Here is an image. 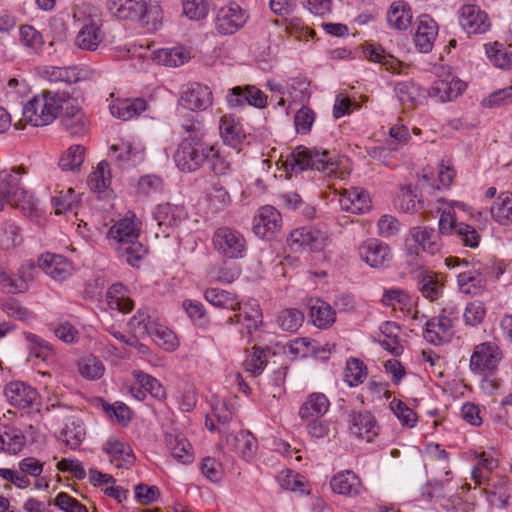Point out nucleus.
I'll return each mask as SVG.
<instances>
[{
  "mask_svg": "<svg viewBox=\"0 0 512 512\" xmlns=\"http://www.w3.org/2000/svg\"><path fill=\"white\" fill-rule=\"evenodd\" d=\"M183 129L185 134L174 154V161L181 171L193 172L215 155V149L204 142L205 129L200 121L193 120Z\"/></svg>",
  "mask_w": 512,
  "mask_h": 512,
  "instance_id": "1",
  "label": "nucleus"
},
{
  "mask_svg": "<svg viewBox=\"0 0 512 512\" xmlns=\"http://www.w3.org/2000/svg\"><path fill=\"white\" fill-rule=\"evenodd\" d=\"M62 106L63 99L58 93L43 91L27 101L23 107L22 118L14 127L22 130L27 124L33 127L50 125L57 118Z\"/></svg>",
  "mask_w": 512,
  "mask_h": 512,
  "instance_id": "2",
  "label": "nucleus"
},
{
  "mask_svg": "<svg viewBox=\"0 0 512 512\" xmlns=\"http://www.w3.org/2000/svg\"><path fill=\"white\" fill-rule=\"evenodd\" d=\"M285 170L290 173H297L306 169H315L326 172L328 175L344 179L349 172L338 171L339 164L334 161L333 156L327 150L318 151L303 146L295 148L284 162Z\"/></svg>",
  "mask_w": 512,
  "mask_h": 512,
  "instance_id": "3",
  "label": "nucleus"
},
{
  "mask_svg": "<svg viewBox=\"0 0 512 512\" xmlns=\"http://www.w3.org/2000/svg\"><path fill=\"white\" fill-rule=\"evenodd\" d=\"M503 359V352L495 341H485L474 346L470 356L469 369L472 373L484 378L482 387L489 392L496 389V385L488 378L498 369Z\"/></svg>",
  "mask_w": 512,
  "mask_h": 512,
  "instance_id": "4",
  "label": "nucleus"
},
{
  "mask_svg": "<svg viewBox=\"0 0 512 512\" xmlns=\"http://www.w3.org/2000/svg\"><path fill=\"white\" fill-rule=\"evenodd\" d=\"M213 248L230 259H238L244 257L247 244L242 233L232 227H219L212 236Z\"/></svg>",
  "mask_w": 512,
  "mask_h": 512,
  "instance_id": "5",
  "label": "nucleus"
},
{
  "mask_svg": "<svg viewBox=\"0 0 512 512\" xmlns=\"http://www.w3.org/2000/svg\"><path fill=\"white\" fill-rule=\"evenodd\" d=\"M110 156L122 169L136 167L146 158L145 146L136 140L121 139L110 146Z\"/></svg>",
  "mask_w": 512,
  "mask_h": 512,
  "instance_id": "6",
  "label": "nucleus"
},
{
  "mask_svg": "<svg viewBox=\"0 0 512 512\" xmlns=\"http://www.w3.org/2000/svg\"><path fill=\"white\" fill-rule=\"evenodd\" d=\"M328 242L326 232L313 227L293 230L287 238L288 246L294 250L321 251Z\"/></svg>",
  "mask_w": 512,
  "mask_h": 512,
  "instance_id": "7",
  "label": "nucleus"
},
{
  "mask_svg": "<svg viewBox=\"0 0 512 512\" xmlns=\"http://www.w3.org/2000/svg\"><path fill=\"white\" fill-rule=\"evenodd\" d=\"M142 228V222L134 213H128L125 217L115 222L107 233L110 244L116 248L118 245L131 243L138 239Z\"/></svg>",
  "mask_w": 512,
  "mask_h": 512,
  "instance_id": "8",
  "label": "nucleus"
},
{
  "mask_svg": "<svg viewBox=\"0 0 512 512\" xmlns=\"http://www.w3.org/2000/svg\"><path fill=\"white\" fill-rule=\"evenodd\" d=\"M247 19V12L232 2L218 10L215 28L222 35H232L245 25Z\"/></svg>",
  "mask_w": 512,
  "mask_h": 512,
  "instance_id": "9",
  "label": "nucleus"
},
{
  "mask_svg": "<svg viewBox=\"0 0 512 512\" xmlns=\"http://www.w3.org/2000/svg\"><path fill=\"white\" fill-rule=\"evenodd\" d=\"M282 217L279 211L270 205L260 207L253 218V232L261 239H272L280 231Z\"/></svg>",
  "mask_w": 512,
  "mask_h": 512,
  "instance_id": "10",
  "label": "nucleus"
},
{
  "mask_svg": "<svg viewBox=\"0 0 512 512\" xmlns=\"http://www.w3.org/2000/svg\"><path fill=\"white\" fill-rule=\"evenodd\" d=\"M154 218L162 230L163 237H168L182 222L187 220L188 213L183 205L167 202L156 207Z\"/></svg>",
  "mask_w": 512,
  "mask_h": 512,
  "instance_id": "11",
  "label": "nucleus"
},
{
  "mask_svg": "<svg viewBox=\"0 0 512 512\" xmlns=\"http://www.w3.org/2000/svg\"><path fill=\"white\" fill-rule=\"evenodd\" d=\"M359 255L372 268L386 267L393 259L390 247L375 238H369L359 246Z\"/></svg>",
  "mask_w": 512,
  "mask_h": 512,
  "instance_id": "12",
  "label": "nucleus"
},
{
  "mask_svg": "<svg viewBox=\"0 0 512 512\" xmlns=\"http://www.w3.org/2000/svg\"><path fill=\"white\" fill-rule=\"evenodd\" d=\"M26 173V168L22 165L0 171V211L20 195L21 190H25L21 186L20 175Z\"/></svg>",
  "mask_w": 512,
  "mask_h": 512,
  "instance_id": "13",
  "label": "nucleus"
},
{
  "mask_svg": "<svg viewBox=\"0 0 512 512\" xmlns=\"http://www.w3.org/2000/svg\"><path fill=\"white\" fill-rule=\"evenodd\" d=\"M459 23L469 34H482L491 27L487 14L474 4H466L460 8Z\"/></svg>",
  "mask_w": 512,
  "mask_h": 512,
  "instance_id": "14",
  "label": "nucleus"
},
{
  "mask_svg": "<svg viewBox=\"0 0 512 512\" xmlns=\"http://www.w3.org/2000/svg\"><path fill=\"white\" fill-rule=\"evenodd\" d=\"M212 92L208 86L200 83H192L186 86L182 91L180 102L191 110H205L212 104Z\"/></svg>",
  "mask_w": 512,
  "mask_h": 512,
  "instance_id": "15",
  "label": "nucleus"
},
{
  "mask_svg": "<svg viewBox=\"0 0 512 512\" xmlns=\"http://www.w3.org/2000/svg\"><path fill=\"white\" fill-rule=\"evenodd\" d=\"M7 401L20 409L31 407L37 400L38 393L30 385L21 381H12L5 386Z\"/></svg>",
  "mask_w": 512,
  "mask_h": 512,
  "instance_id": "16",
  "label": "nucleus"
},
{
  "mask_svg": "<svg viewBox=\"0 0 512 512\" xmlns=\"http://www.w3.org/2000/svg\"><path fill=\"white\" fill-rule=\"evenodd\" d=\"M465 88L466 84L462 80L452 74H447L444 78L434 81L428 93L431 97L446 102L457 98Z\"/></svg>",
  "mask_w": 512,
  "mask_h": 512,
  "instance_id": "17",
  "label": "nucleus"
},
{
  "mask_svg": "<svg viewBox=\"0 0 512 512\" xmlns=\"http://www.w3.org/2000/svg\"><path fill=\"white\" fill-rule=\"evenodd\" d=\"M39 267L52 279L63 281L72 275L73 266L64 256L52 253L42 254Z\"/></svg>",
  "mask_w": 512,
  "mask_h": 512,
  "instance_id": "18",
  "label": "nucleus"
},
{
  "mask_svg": "<svg viewBox=\"0 0 512 512\" xmlns=\"http://www.w3.org/2000/svg\"><path fill=\"white\" fill-rule=\"evenodd\" d=\"M437 35L438 26L434 19L427 14L420 15L414 35V43L419 51L423 53L430 52Z\"/></svg>",
  "mask_w": 512,
  "mask_h": 512,
  "instance_id": "19",
  "label": "nucleus"
},
{
  "mask_svg": "<svg viewBox=\"0 0 512 512\" xmlns=\"http://www.w3.org/2000/svg\"><path fill=\"white\" fill-rule=\"evenodd\" d=\"M330 486L333 492L346 497H357L364 490L359 476L350 470L335 474L330 481Z\"/></svg>",
  "mask_w": 512,
  "mask_h": 512,
  "instance_id": "20",
  "label": "nucleus"
},
{
  "mask_svg": "<svg viewBox=\"0 0 512 512\" xmlns=\"http://www.w3.org/2000/svg\"><path fill=\"white\" fill-rule=\"evenodd\" d=\"M107 6L111 14L121 20H141L147 11L143 0H108Z\"/></svg>",
  "mask_w": 512,
  "mask_h": 512,
  "instance_id": "21",
  "label": "nucleus"
},
{
  "mask_svg": "<svg viewBox=\"0 0 512 512\" xmlns=\"http://www.w3.org/2000/svg\"><path fill=\"white\" fill-rule=\"evenodd\" d=\"M339 203L343 210L353 214L364 213L371 207L369 194L365 190L355 187L342 189Z\"/></svg>",
  "mask_w": 512,
  "mask_h": 512,
  "instance_id": "22",
  "label": "nucleus"
},
{
  "mask_svg": "<svg viewBox=\"0 0 512 512\" xmlns=\"http://www.w3.org/2000/svg\"><path fill=\"white\" fill-rule=\"evenodd\" d=\"M104 38L100 21L90 19L78 31L75 44L82 50L95 51Z\"/></svg>",
  "mask_w": 512,
  "mask_h": 512,
  "instance_id": "23",
  "label": "nucleus"
},
{
  "mask_svg": "<svg viewBox=\"0 0 512 512\" xmlns=\"http://www.w3.org/2000/svg\"><path fill=\"white\" fill-rule=\"evenodd\" d=\"M103 450L109 456L110 462L117 468H129L134 463L133 451L123 440L111 437L105 443Z\"/></svg>",
  "mask_w": 512,
  "mask_h": 512,
  "instance_id": "24",
  "label": "nucleus"
},
{
  "mask_svg": "<svg viewBox=\"0 0 512 512\" xmlns=\"http://www.w3.org/2000/svg\"><path fill=\"white\" fill-rule=\"evenodd\" d=\"M349 429L352 434L358 438L365 439L367 442L373 441L379 433V427L375 418L367 411L353 412L350 415Z\"/></svg>",
  "mask_w": 512,
  "mask_h": 512,
  "instance_id": "25",
  "label": "nucleus"
},
{
  "mask_svg": "<svg viewBox=\"0 0 512 512\" xmlns=\"http://www.w3.org/2000/svg\"><path fill=\"white\" fill-rule=\"evenodd\" d=\"M285 352L300 358L321 357L329 354L331 347L328 344L321 345L318 341L309 338H297L286 345Z\"/></svg>",
  "mask_w": 512,
  "mask_h": 512,
  "instance_id": "26",
  "label": "nucleus"
},
{
  "mask_svg": "<svg viewBox=\"0 0 512 512\" xmlns=\"http://www.w3.org/2000/svg\"><path fill=\"white\" fill-rule=\"evenodd\" d=\"M453 334V321L445 315H439L426 323L425 339L432 344H441L450 340Z\"/></svg>",
  "mask_w": 512,
  "mask_h": 512,
  "instance_id": "27",
  "label": "nucleus"
},
{
  "mask_svg": "<svg viewBox=\"0 0 512 512\" xmlns=\"http://www.w3.org/2000/svg\"><path fill=\"white\" fill-rule=\"evenodd\" d=\"M418 288L423 297L436 301L443 293L444 278L430 270H420L416 274Z\"/></svg>",
  "mask_w": 512,
  "mask_h": 512,
  "instance_id": "28",
  "label": "nucleus"
},
{
  "mask_svg": "<svg viewBox=\"0 0 512 512\" xmlns=\"http://www.w3.org/2000/svg\"><path fill=\"white\" fill-rule=\"evenodd\" d=\"M219 132L224 143L233 148H239L246 139V134L243 131L239 119L231 114H226L221 117Z\"/></svg>",
  "mask_w": 512,
  "mask_h": 512,
  "instance_id": "29",
  "label": "nucleus"
},
{
  "mask_svg": "<svg viewBox=\"0 0 512 512\" xmlns=\"http://www.w3.org/2000/svg\"><path fill=\"white\" fill-rule=\"evenodd\" d=\"M62 124L72 135L84 134L87 130V119L82 109L71 102L63 101Z\"/></svg>",
  "mask_w": 512,
  "mask_h": 512,
  "instance_id": "30",
  "label": "nucleus"
},
{
  "mask_svg": "<svg viewBox=\"0 0 512 512\" xmlns=\"http://www.w3.org/2000/svg\"><path fill=\"white\" fill-rule=\"evenodd\" d=\"M233 451L245 461L254 458L258 450L256 437L248 430H241L227 440Z\"/></svg>",
  "mask_w": 512,
  "mask_h": 512,
  "instance_id": "31",
  "label": "nucleus"
},
{
  "mask_svg": "<svg viewBox=\"0 0 512 512\" xmlns=\"http://www.w3.org/2000/svg\"><path fill=\"white\" fill-rule=\"evenodd\" d=\"M330 402L325 394L314 392L309 394L299 408L302 420L320 418L328 411Z\"/></svg>",
  "mask_w": 512,
  "mask_h": 512,
  "instance_id": "32",
  "label": "nucleus"
},
{
  "mask_svg": "<svg viewBox=\"0 0 512 512\" xmlns=\"http://www.w3.org/2000/svg\"><path fill=\"white\" fill-rule=\"evenodd\" d=\"M413 14L409 4L405 1H394L387 10L388 25L396 30H406L410 27Z\"/></svg>",
  "mask_w": 512,
  "mask_h": 512,
  "instance_id": "33",
  "label": "nucleus"
},
{
  "mask_svg": "<svg viewBox=\"0 0 512 512\" xmlns=\"http://www.w3.org/2000/svg\"><path fill=\"white\" fill-rule=\"evenodd\" d=\"M410 236L415 244L429 254H436L442 247L439 234L427 227H413L410 229Z\"/></svg>",
  "mask_w": 512,
  "mask_h": 512,
  "instance_id": "34",
  "label": "nucleus"
},
{
  "mask_svg": "<svg viewBox=\"0 0 512 512\" xmlns=\"http://www.w3.org/2000/svg\"><path fill=\"white\" fill-rule=\"evenodd\" d=\"M26 444L23 432L7 425H0V453L15 455L19 453Z\"/></svg>",
  "mask_w": 512,
  "mask_h": 512,
  "instance_id": "35",
  "label": "nucleus"
},
{
  "mask_svg": "<svg viewBox=\"0 0 512 512\" xmlns=\"http://www.w3.org/2000/svg\"><path fill=\"white\" fill-rule=\"evenodd\" d=\"M364 56L367 60L379 63L392 73H401L406 66L394 56L387 54L380 45L367 44L364 48Z\"/></svg>",
  "mask_w": 512,
  "mask_h": 512,
  "instance_id": "36",
  "label": "nucleus"
},
{
  "mask_svg": "<svg viewBox=\"0 0 512 512\" xmlns=\"http://www.w3.org/2000/svg\"><path fill=\"white\" fill-rule=\"evenodd\" d=\"M109 110L112 116L126 121L145 111L146 101L141 98L117 99L109 105Z\"/></svg>",
  "mask_w": 512,
  "mask_h": 512,
  "instance_id": "37",
  "label": "nucleus"
},
{
  "mask_svg": "<svg viewBox=\"0 0 512 512\" xmlns=\"http://www.w3.org/2000/svg\"><path fill=\"white\" fill-rule=\"evenodd\" d=\"M85 429L81 421L69 418L59 432V440L69 449H77L85 439Z\"/></svg>",
  "mask_w": 512,
  "mask_h": 512,
  "instance_id": "38",
  "label": "nucleus"
},
{
  "mask_svg": "<svg viewBox=\"0 0 512 512\" xmlns=\"http://www.w3.org/2000/svg\"><path fill=\"white\" fill-rule=\"evenodd\" d=\"M152 58L158 64L168 67H178L191 58L190 52L183 47L163 48L153 52Z\"/></svg>",
  "mask_w": 512,
  "mask_h": 512,
  "instance_id": "39",
  "label": "nucleus"
},
{
  "mask_svg": "<svg viewBox=\"0 0 512 512\" xmlns=\"http://www.w3.org/2000/svg\"><path fill=\"white\" fill-rule=\"evenodd\" d=\"M205 299L213 306L232 311L240 310L241 302L237 295L219 288H208Z\"/></svg>",
  "mask_w": 512,
  "mask_h": 512,
  "instance_id": "40",
  "label": "nucleus"
},
{
  "mask_svg": "<svg viewBox=\"0 0 512 512\" xmlns=\"http://www.w3.org/2000/svg\"><path fill=\"white\" fill-rule=\"evenodd\" d=\"M109 308L122 313H128L133 308V301L128 296L127 289L120 283L113 284L106 293Z\"/></svg>",
  "mask_w": 512,
  "mask_h": 512,
  "instance_id": "41",
  "label": "nucleus"
},
{
  "mask_svg": "<svg viewBox=\"0 0 512 512\" xmlns=\"http://www.w3.org/2000/svg\"><path fill=\"white\" fill-rule=\"evenodd\" d=\"M380 329L384 336V339L379 340L381 346L395 356L401 355L404 347L399 339L400 327L394 322H385Z\"/></svg>",
  "mask_w": 512,
  "mask_h": 512,
  "instance_id": "42",
  "label": "nucleus"
},
{
  "mask_svg": "<svg viewBox=\"0 0 512 512\" xmlns=\"http://www.w3.org/2000/svg\"><path fill=\"white\" fill-rule=\"evenodd\" d=\"M277 478L284 490L300 494H309L310 492L309 482L306 477L293 470H283Z\"/></svg>",
  "mask_w": 512,
  "mask_h": 512,
  "instance_id": "43",
  "label": "nucleus"
},
{
  "mask_svg": "<svg viewBox=\"0 0 512 512\" xmlns=\"http://www.w3.org/2000/svg\"><path fill=\"white\" fill-rule=\"evenodd\" d=\"M459 290L469 296L480 295L486 286V280L474 271L459 273L457 277Z\"/></svg>",
  "mask_w": 512,
  "mask_h": 512,
  "instance_id": "44",
  "label": "nucleus"
},
{
  "mask_svg": "<svg viewBox=\"0 0 512 512\" xmlns=\"http://www.w3.org/2000/svg\"><path fill=\"white\" fill-rule=\"evenodd\" d=\"M167 443L171 455L178 462L183 464H190L194 460L192 446L189 441L181 435H169Z\"/></svg>",
  "mask_w": 512,
  "mask_h": 512,
  "instance_id": "45",
  "label": "nucleus"
},
{
  "mask_svg": "<svg viewBox=\"0 0 512 512\" xmlns=\"http://www.w3.org/2000/svg\"><path fill=\"white\" fill-rule=\"evenodd\" d=\"M382 303L403 314H411L414 306L412 298L400 289L386 291L382 297Z\"/></svg>",
  "mask_w": 512,
  "mask_h": 512,
  "instance_id": "46",
  "label": "nucleus"
},
{
  "mask_svg": "<svg viewBox=\"0 0 512 512\" xmlns=\"http://www.w3.org/2000/svg\"><path fill=\"white\" fill-rule=\"evenodd\" d=\"M8 205L20 209L32 221L40 223L41 212L38 207L39 203L26 189L21 190L20 195L15 197Z\"/></svg>",
  "mask_w": 512,
  "mask_h": 512,
  "instance_id": "47",
  "label": "nucleus"
},
{
  "mask_svg": "<svg viewBox=\"0 0 512 512\" xmlns=\"http://www.w3.org/2000/svg\"><path fill=\"white\" fill-rule=\"evenodd\" d=\"M146 336L150 337L159 347L166 351H174L179 346L174 332L159 323L152 326V329Z\"/></svg>",
  "mask_w": 512,
  "mask_h": 512,
  "instance_id": "48",
  "label": "nucleus"
},
{
  "mask_svg": "<svg viewBox=\"0 0 512 512\" xmlns=\"http://www.w3.org/2000/svg\"><path fill=\"white\" fill-rule=\"evenodd\" d=\"M310 317L318 328H328L335 322V312L328 303L321 300H316L311 305Z\"/></svg>",
  "mask_w": 512,
  "mask_h": 512,
  "instance_id": "49",
  "label": "nucleus"
},
{
  "mask_svg": "<svg viewBox=\"0 0 512 512\" xmlns=\"http://www.w3.org/2000/svg\"><path fill=\"white\" fill-rule=\"evenodd\" d=\"M111 172L109 164L106 161L98 163L94 171L91 172L87 179V184L94 192H103L111 184Z\"/></svg>",
  "mask_w": 512,
  "mask_h": 512,
  "instance_id": "50",
  "label": "nucleus"
},
{
  "mask_svg": "<svg viewBox=\"0 0 512 512\" xmlns=\"http://www.w3.org/2000/svg\"><path fill=\"white\" fill-rule=\"evenodd\" d=\"M26 341L28 342L29 357H34L42 361H49L54 355L53 347L41 337L25 333Z\"/></svg>",
  "mask_w": 512,
  "mask_h": 512,
  "instance_id": "51",
  "label": "nucleus"
},
{
  "mask_svg": "<svg viewBox=\"0 0 512 512\" xmlns=\"http://www.w3.org/2000/svg\"><path fill=\"white\" fill-rule=\"evenodd\" d=\"M492 217L501 225L512 223V194L502 193L491 207Z\"/></svg>",
  "mask_w": 512,
  "mask_h": 512,
  "instance_id": "52",
  "label": "nucleus"
},
{
  "mask_svg": "<svg viewBox=\"0 0 512 512\" xmlns=\"http://www.w3.org/2000/svg\"><path fill=\"white\" fill-rule=\"evenodd\" d=\"M85 147L79 144L70 146L60 157L59 166L64 171H77L85 159Z\"/></svg>",
  "mask_w": 512,
  "mask_h": 512,
  "instance_id": "53",
  "label": "nucleus"
},
{
  "mask_svg": "<svg viewBox=\"0 0 512 512\" xmlns=\"http://www.w3.org/2000/svg\"><path fill=\"white\" fill-rule=\"evenodd\" d=\"M115 250L131 266H137L147 253L145 246L138 239L118 245Z\"/></svg>",
  "mask_w": 512,
  "mask_h": 512,
  "instance_id": "54",
  "label": "nucleus"
},
{
  "mask_svg": "<svg viewBox=\"0 0 512 512\" xmlns=\"http://www.w3.org/2000/svg\"><path fill=\"white\" fill-rule=\"evenodd\" d=\"M132 375L135 379V383L140 385L145 392H148L152 397L158 400L166 398V390L156 378L142 371H134Z\"/></svg>",
  "mask_w": 512,
  "mask_h": 512,
  "instance_id": "55",
  "label": "nucleus"
},
{
  "mask_svg": "<svg viewBox=\"0 0 512 512\" xmlns=\"http://www.w3.org/2000/svg\"><path fill=\"white\" fill-rule=\"evenodd\" d=\"M21 44L33 53H40L44 47L42 34L31 25H22L19 29Z\"/></svg>",
  "mask_w": 512,
  "mask_h": 512,
  "instance_id": "56",
  "label": "nucleus"
},
{
  "mask_svg": "<svg viewBox=\"0 0 512 512\" xmlns=\"http://www.w3.org/2000/svg\"><path fill=\"white\" fill-rule=\"evenodd\" d=\"M241 270L235 263L223 261L220 265L208 269L209 276L222 283H232L240 276Z\"/></svg>",
  "mask_w": 512,
  "mask_h": 512,
  "instance_id": "57",
  "label": "nucleus"
},
{
  "mask_svg": "<svg viewBox=\"0 0 512 512\" xmlns=\"http://www.w3.org/2000/svg\"><path fill=\"white\" fill-rule=\"evenodd\" d=\"M310 83L305 77L291 78L286 86V93L292 102L303 103L310 97Z\"/></svg>",
  "mask_w": 512,
  "mask_h": 512,
  "instance_id": "58",
  "label": "nucleus"
},
{
  "mask_svg": "<svg viewBox=\"0 0 512 512\" xmlns=\"http://www.w3.org/2000/svg\"><path fill=\"white\" fill-rule=\"evenodd\" d=\"M52 205L56 214L72 211L78 205L74 189L69 187L66 190L56 191L52 197Z\"/></svg>",
  "mask_w": 512,
  "mask_h": 512,
  "instance_id": "59",
  "label": "nucleus"
},
{
  "mask_svg": "<svg viewBox=\"0 0 512 512\" xmlns=\"http://www.w3.org/2000/svg\"><path fill=\"white\" fill-rule=\"evenodd\" d=\"M486 53L494 66L501 69L512 67V53L508 52L503 44L495 42L491 45H486Z\"/></svg>",
  "mask_w": 512,
  "mask_h": 512,
  "instance_id": "60",
  "label": "nucleus"
},
{
  "mask_svg": "<svg viewBox=\"0 0 512 512\" xmlns=\"http://www.w3.org/2000/svg\"><path fill=\"white\" fill-rule=\"evenodd\" d=\"M78 370L81 376L89 380H96L103 376L104 365L93 355L86 356L79 361Z\"/></svg>",
  "mask_w": 512,
  "mask_h": 512,
  "instance_id": "61",
  "label": "nucleus"
},
{
  "mask_svg": "<svg viewBox=\"0 0 512 512\" xmlns=\"http://www.w3.org/2000/svg\"><path fill=\"white\" fill-rule=\"evenodd\" d=\"M395 91L399 101L403 105H413L418 103L423 93L420 87L412 82H400L396 85Z\"/></svg>",
  "mask_w": 512,
  "mask_h": 512,
  "instance_id": "62",
  "label": "nucleus"
},
{
  "mask_svg": "<svg viewBox=\"0 0 512 512\" xmlns=\"http://www.w3.org/2000/svg\"><path fill=\"white\" fill-rule=\"evenodd\" d=\"M397 206L404 212L414 213L423 208V201L411 187H403L397 198Z\"/></svg>",
  "mask_w": 512,
  "mask_h": 512,
  "instance_id": "63",
  "label": "nucleus"
},
{
  "mask_svg": "<svg viewBox=\"0 0 512 512\" xmlns=\"http://www.w3.org/2000/svg\"><path fill=\"white\" fill-rule=\"evenodd\" d=\"M207 202L211 211L217 213L230 205L231 197L224 187L215 184L208 194Z\"/></svg>",
  "mask_w": 512,
  "mask_h": 512,
  "instance_id": "64",
  "label": "nucleus"
}]
</instances>
